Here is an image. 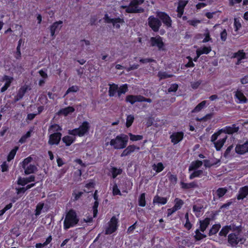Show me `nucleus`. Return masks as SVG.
Returning a JSON list of instances; mask_svg holds the SVG:
<instances>
[{
    "mask_svg": "<svg viewBox=\"0 0 248 248\" xmlns=\"http://www.w3.org/2000/svg\"><path fill=\"white\" fill-rule=\"evenodd\" d=\"M79 219L76 212L73 210H70L66 214L63 222V228L67 230L73 227L78 224Z\"/></svg>",
    "mask_w": 248,
    "mask_h": 248,
    "instance_id": "f257e3e1",
    "label": "nucleus"
},
{
    "mask_svg": "<svg viewBox=\"0 0 248 248\" xmlns=\"http://www.w3.org/2000/svg\"><path fill=\"white\" fill-rule=\"evenodd\" d=\"M128 140V137L127 135L121 134L112 139L110 141V145L115 149H122L126 147Z\"/></svg>",
    "mask_w": 248,
    "mask_h": 248,
    "instance_id": "f03ea898",
    "label": "nucleus"
},
{
    "mask_svg": "<svg viewBox=\"0 0 248 248\" xmlns=\"http://www.w3.org/2000/svg\"><path fill=\"white\" fill-rule=\"evenodd\" d=\"M89 128V123L87 121H85L78 128L69 130L68 134L74 136H78L79 137H82L88 132Z\"/></svg>",
    "mask_w": 248,
    "mask_h": 248,
    "instance_id": "7ed1b4c3",
    "label": "nucleus"
},
{
    "mask_svg": "<svg viewBox=\"0 0 248 248\" xmlns=\"http://www.w3.org/2000/svg\"><path fill=\"white\" fill-rule=\"evenodd\" d=\"M144 0H132L129 3L128 13H142L144 12V8L140 6L143 3Z\"/></svg>",
    "mask_w": 248,
    "mask_h": 248,
    "instance_id": "20e7f679",
    "label": "nucleus"
},
{
    "mask_svg": "<svg viewBox=\"0 0 248 248\" xmlns=\"http://www.w3.org/2000/svg\"><path fill=\"white\" fill-rule=\"evenodd\" d=\"M245 239L239 233H231L228 236V242L232 247H235L239 243L243 244Z\"/></svg>",
    "mask_w": 248,
    "mask_h": 248,
    "instance_id": "39448f33",
    "label": "nucleus"
},
{
    "mask_svg": "<svg viewBox=\"0 0 248 248\" xmlns=\"http://www.w3.org/2000/svg\"><path fill=\"white\" fill-rule=\"evenodd\" d=\"M148 24L149 26L155 32L158 31L162 25L161 21L158 18L153 16H150L148 17Z\"/></svg>",
    "mask_w": 248,
    "mask_h": 248,
    "instance_id": "423d86ee",
    "label": "nucleus"
},
{
    "mask_svg": "<svg viewBox=\"0 0 248 248\" xmlns=\"http://www.w3.org/2000/svg\"><path fill=\"white\" fill-rule=\"evenodd\" d=\"M104 19L107 23H112L114 27L117 29L120 28V24L124 23V20L122 18H111L108 14H106L104 16Z\"/></svg>",
    "mask_w": 248,
    "mask_h": 248,
    "instance_id": "0eeeda50",
    "label": "nucleus"
},
{
    "mask_svg": "<svg viewBox=\"0 0 248 248\" xmlns=\"http://www.w3.org/2000/svg\"><path fill=\"white\" fill-rule=\"evenodd\" d=\"M151 46H156L159 50H164V44L162 38L159 35L150 38Z\"/></svg>",
    "mask_w": 248,
    "mask_h": 248,
    "instance_id": "6e6552de",
    "label": "nucleus"
},
{
    "mask_svg": "<svg viewBox=\"0 0 248 248\" xmlns=\"http://www.w3.org/2000/svg\"><path fill=\"white\" fill-rule=\"evenodd\" d=\"M156 16L166 26L168 27L171 26L172 21L171 18L166 13L162 12H157Z\"/></svg>",
    "mask_w": 248,
    "mask_h": 248,
    "instance_id": "1a4fd4ad",
    "label": "nucleus"
},
{
    "mask_svg": "<svg viewBox=\"0 0 248 248\" xmlns=\"http://www.w3.org/2000/svg\"><path fill=\"white\" fill-rule=\"evenodd\" d=\"M62 135L60 132L51 134L49 136L48 143L51 145L54 144L58 145L61 140Z\"/></svg>",
    "mask_w": 248,
    "mask_h": 248,
    "instance_id": "9d476101",
    "label": "nucleus"
},
{
    "mask_svg": "<svg viewBox=\"0 0 248 248\" xmlns=\"http://www.w3.org/2000/svg\"><path fill=\"white\" fill-rule=\"evenodd\" d=\"M117 219L115 217H113L109 222L108 227L106 230V234H110L114 232L117 229Z\"/></svg>",
    "mask_w": 248,
    "mask_h": 248,
    "instance_id": "9b49d317",
    "label": "nucleus"
},
{
    "mask_svg": "<svg viewBox=\"0 0 248 248\" xmlns=\"http://www.w3.org/2000/svg\"><path fill=\"white\" fill-rule=\"evenodd\" d=\"M239 129V126L236 124H233L231 126H226L223 129H220V132L228 134H232L236 133Z\"/></svg>",
    "mask_w": 248,
    "mask_h": 248,
    "instance_id": "f8f14e48",
    "label": "nucleus"
},
{
    "mask_svg": "<svg viewBox=\"0 0 248 248\" xmlns=\"http://www.w3.org/2000/svg\"><path fill=\"white\" fill-rule=\"evenodd\" d=\"M234 96L237 99L236 101L237 103L244 104L246 103L248 101L247 98L241 90H237L235 91L234 92Z\"/></svg>",
    "mask_w": 248,
    "mask_h": 248,
    "instance_id": "ddd939ff",
    "label": "nucleus"
},
{
    "mask_svg": "<svg viewBox=\"0 0 248 248\" xmlns=\"http://www.w3.org/2000/svg\"><path fill=\"white\" fill-rule=\"evenodd\" d=\"M184 137V133L182 132H174L170 136L171 141L175 144L182 140Z\"/></svg>",
    "mask_w": 248,
    "mask_h": 248,
    "instance_id": "4468645a",
    "label": "nucleus"
},
{
    "mask_svg": "<svg viewBox=\"0 0 248 248\" xmlns=\"http://www.w3.org/2000/svg\"><path fill=\"white\" fill-rule=\"evenodd\" d=\"M62 21H59L54 22L51 26L50 27V31L51 33V35L52 37V39H53L55 37V32L57 31H59L62 25Z\"/></svg>",
    "mask_w": 248,
    "mask_h": 248,
    "instance_id": "2eb2a0df",
    "label": "nucleus"
},
{
    "mask_svg": "<svg viewBox=\"0 0 248 248\" xmlns=\"http://www.w3.org/2000/svg\"><path fill=\"white\" fill-rule=\"evenodd\" d=\"M235 152L239 154L243 155L248 153V141L242 144H238L235 147Z\"/></svg>",
    "mask_w": 248,
    "mask_h": 248,
    "instance_id": "dca6fc26",
    "label": "nucleus"
},
{
    "mask_svg": "<svg viewBox=\"0 0 248 248\" xmlns=\"http://www.w3.org/2000/svg\"><path fill=\"white\" fill-rule=\"evenodd\" d=\"M142 95H128L126 96L125 98V101L129 102L131 104H134L137 102H141V99H142Z\"/></svg>",
    "mask_w": 248,
    "mask_h": 248,
    "instance_id": "f3484780",
    "label": "nucleus"
},
{
    "mask_svg": "<svg viewBox=\"0 0 248 248\" xmlns=\"http://www.w3.org/2000/svg\"><path fill=\"white\" fill-rule=\"evenodd\" d=\"M136 149L139 150L140 147H137L135 145H131L127 146L121 155V157L129 155L132 153L134 152Z\"/></svg>",
    "mask_w": 248,
    "mask_h": 248,
    "instance_id": "a211bd4d",
    "label": "nucleus"
},
{
    "mask_svg": "<svg viewBox=\"0 0 248 248\" xmlns=\"http://www.w3.org/2000/svg\"><path fill=\"white\" fill-rule=\"evenodd\" d=\"M35 181V177L33 175H31L28 178H21L19 177L17 181V184L22 186H25L29 183L34 182Z\"/></svg>",
    "mask_w": 248,
    "mask_h": 248,
    "instance_id": "6ab92c4d",
    "label": "nucleus"
},
{
    "mask_svg": "<svg viewBox=\"0 0 248 248\" xmlns=\"http://www.w3.org/2000/svg\"><path fill=\"white\" fill-rule=\"evenodd\" d=\"M248 195V186H245L240 188L237 199L238 200H243Z\"/></svg>",
    "mask_w": 248,
    "mask_h": 248,
    "instance_id": "aec40b11",
    "label": "nucleus"
},
{
    "mask_svg": "<svg viewBox=\"0 0 248 248\" xmlns=\"http://www.w3.org/2000/svg\"><path fill=\"white\" fill-rule=\"evenodd\" d=\"M109 86L108 90V94L111 96H114L116 95V93H118V85L115 84H109Z\"/></svg>",
    "mask_w": 248,
    "mask_h": 248,
    "instance_id": "412c9836",
    "label": "nucleus"
},
{
    "mask_svg": "<svg viewBox=\"0 0 248 248\" xmlns=\"http://www.w3.org/2000/svg\"><path fill=\"white\" fill-rule=\"evenodd\" d=\"M227 138V136H225L224 137L219 140L216 142H214V144L216 149L217 151H219L221 149L222 147L224 144Z\"/></svg>",
    "mask_w": 248,
    "mask_h": 248,
    "instance_id": "4be33fe9",
    "label": "nucleus"
},
{
    "mask_svg": "<svg viewBox=\"0 0 248 248\" xmlns=\"http://www.w3.org/2000/svg\"><path fill=\"white\" fill-rule=\"evenodd\" d=\"M167 199L166 198L161 197L158 195L155 196L153 199V204H165L167 203Z\"/></svg>",
    "mask_w": 248,
    "mask_h": 248,
    "instance_id": "5701e85b",
    "label": "nucleus"
},
{
    "mask_svg": "<svg viewBox=\"0 0 248 248\" xmlns=\"http://www.w3.org/2000/svg\"><path fill=\"white\" fill-rule=\"evenodd\" d=\"M181 186L182 188L186 189L198 187L197 183L195 182H192L190 183H185L184 182H181Z\"/></svg>",
    "mask_w": 248,
    "mask_h": 248,
    "instance_id": "b1692460",
    "label": "nucleus"
},
{
    "mask_svg": "<svg viewBox=\"0 0 248 248\" xmlns=\"http://www.w3.org/2000/svg\"><path fill=\"white\" fill-rule=\"evenodd\" d=\"M210 218H206L203 220H201L200 221V230L204 232V231L206 230L207 227L208 226L209 224H210Z\"/></svg>",
    "mask_w": 248,
    "mask_h": 248,
    "instance_id": "393cba45",
    "label": "nucleus"
},
{
    "mask_svg": "<svg viewBox=\"0 0 248 248\" xmlns=\"http://www.w3.org/2000/svg\"><path fill=\"white\" fill-rule=\"evenodd\" d=\"M203 162L202 161L197 160L193 161L189 167V171L195 170L202 166Z\"/></svg>",
    "mask_w": 248,
    "mask_h": 248,
    "instance_id": "a878e982",
    "label": "nucleus"
},
{
    "mask_svg": "<svg viewBox=\"0 0 248 248\" xmlns=\"http://www.w3.org/2000/svg\"><path fill=\"white\" fill-rule=\"evenodd\" d=\"M25 170V173L26 174H30L35 172L37 170V167L32 164H29V165L26 166L25 168H23Z\"/></svg>",
    "mask_w": 248,
    "mask_h": 248,
    "instance_id": "bb28decb",
    "label": "nucleus"
},
{
    "mask_svg": "<svg viewBox=\"0 0 248 248\" xmlns=\"http://www.w3.org/2000/svg\"><path fill=\"white\" fill-rule=\"evenodd\" d=\"M227 189L225 187H221L218 188L216 191V197H214V199L216 198H222L227 192Z\"/></svg>",
    "mask_w": 248,
    "mask_h": 248,
    "instance_id": "cd10ccee",
    "label": "nucleus"
},
{
    "mask_svg": "<svg viewBox=\"0 0 248 248\" xmlns=\"http://www.w3.org/2000/svg\"><path fill=\"white\" fill-rule=\"evenodd\" d=\"M27 89L28 87L27 86H24L20 88L16 95V101H18L22 98L25 93L27 92Z\"/></svg>",
    "mask_w": 248,
    "mask_h": 248,
    "instance_id": "c85d7f7f",
    "label": "nucleus"
},
{
    "mask_svg": "<svg viewBox=\"0 0 248 248\" xmlns=\"http://www.w3.org/2000/svg\"><path fill=\"white\" fill-rule=\"evenodd\" d=\"M62 140L65 143L66 146H69L75 140V138L70 136H66L62 138Z\"/></svg>",
    "mask_w": 248,
    "mask_h": 248,
    "instance_id": "c756f323",
    "label": "nucleus"
},
{
    "mask_svg": "<svg viewBox=\"0 0 248 248\" xmlns=\"http://www.w3.org/2000/svg\"><path fill=\"white\" fill-rule=\"evenodd\" d=\"M75 111V108L72 107H68L67 108L61 109L59 113L62 114L64 116L68 115L69 113H72Z\"/></svg>",
    "mask_w": 248,
    "mask_h": 248,
    "instance_id": "7c9ffc66",
    "label": "nucleus"
},
{
    "mask_svg": "<svg viewBox=\"0 0 248 248\" xmlns=\"http://www.w3.org/2000/svg\"><path fill=\"white\" fill-rule=\"evenodd\" d=\"M61 130H62V128L57 124L50 125L48 130L49 133L51 134L58 132L59 131Z\"/></svg>",
    "mask_w": 248,
    "mask_h": 248,
    "instance_id": "2f4dec72",
    "label": "nucleus"
},
{
    "mask_svg": "<svg viewBox=\"0 0 248 248\" xmlns=\"http://www.w3.org/2000/svg\"><path fill=\"white\" fill-rule=\"evenodd\" d=\"M128 90V87L127 84H124L121 86L120 87H118V96L120 98L121 96L123 94H124Z\"/></svg>",
    "mask_w": 248,
    "mask_h": 248,
    "instance_id": "473e14b6",
    "label": "nucleus"
},
{
    "mask_svg": "<svg viewBox=\"0 0 248 248\" xmlns=\"http://www.w3.org/2000/svg\"><path fill=\"white\" fill-rule=\"evenodd\" d=\"M52 240V237L51 235L49 236L46 239V241L43 243H37L35 245L36 248H42L44 247L47 246L49 244Z\"/></svg>",
    "mask_w": 248,
    "mask_h": 248,
    "instance_id": "72a5a7b5",
    "label": "nucleus"
},
{
    "mask_svg": "<svg viewBox=\"0 0 248 248\" xmlns=\"http://www.w3.org/2000/svg\"><path fill=\"white\" fill-rule=\"evenodd\" d=\"M220 227L221 226L219 224L214 225L209 231V235H212L216 234L218 231Z\"/></svg>",
    "mask_w": 248,
    "mask_h": 248,
    "instance_id": "f704fd0d",
    "label": "nucleus"
},
{
    "mask_svg": "<svg viewBox=\"0 0 248 248\" xmlns=\"http://www.w3.org/2000/svg\"><path fill=\"white\" fill-rule=\"evenodd\" d=\"M206 101H203L200 103H199L192 111V112H199L201 110H202L205 106Z\"/></svg>",
    "mask_w": 248,
    "mask_h": 248,
    "instance_id": "c9c22d12",
    "label": "nucleus"
},
{
    "mask_svg": "<svg viewBox=\"0 0 248 248\" xmlns=\"http://www.w3.org/2000/svg\"><path fill=\"white\" fill-rule=\"evenodd\" d=\"M139 205L141 207H144L146 205L145 194L142 193L139 198Z\"/></svg>",
    "mask_w": 248,
    "mask_h": 248,
    "instance_id": "e433bc0d",
    "label": "nucleus"
},
{
    "mask_svg": "<svg viewBox=\"0 0 248 248\" xmlns=\"http://www.w3.org/2000/svg\"><path fill=\"white\" fill-rule=\"evenodd\" d=\"M44 206V203L43 202H39L38 203V204L36 205V209H35V215L36 216H38L41 213V211L42 209L43 208Z\"/></svg>",
    "mask_w": 248,
    "mask_h": 248,
    "instance_id": "4c0bfd02",
    "label": "nucleus"
},
{
    "mask_svg": "<svg viewBox=\"0 0 248 248\" xmlns=\"http://www.w3.org/2000/svg\"><path fill=\"white\" fill-rule=\"evenodd\" d=\"M174 202L175 205L173 207L176 209L177 210L180 209L184 204L183 201L178 198H176L174 200Z\"/></svg>",
    "mask_w": 248,
    "mask_h": 248,
    "instance_id": "58836bf2",
    "label": "nucleus"
},
{
    "mask_svg": "<svg viewBox=\"0 0 248 248\" xmlns=\"http://www.w3.org/2000/svg\"><path fill=\"white\" fill-rule=\"evenodd\" d=\"M158 77L160 78V79H165L169 78H171L173 76L172 75L168 74L165 72H159L157 74Z\"/></svg>",
    "mask_w": 248,
    "mask_h": 248,
    "instance_id": "ea45409f",
    "label": "nucleus"
},
{
    "mask_svg": "<svg viewBox=\"0 0 248 248\" xmlns=\"http://www.w3.org/2000/svg\"><path fill=\"white\" fill-rule=\"evenodd\" d=\"M202 173L203 171L202 170H195L190 175L189 179L192 180L195 177H199L202 174Z\"/></svg>",
    "mask_w": 248,
    "mask_h": 248,
    "instance_id": "a19ab883",
    "label": "nucleus"
},
{
    "mask_svg": "<svg viewBox=\"0 0 248 248\" xmlns=\"http://www.w3.org/2000/svg\"><path fill=\"white\" fill-rule=\"evenodd\" d=\"M18 149L17 147H16L14 149H13L9 153L8 157H7V160L8 161H11L12 159H13L16 153V151Z\"/></svg>",
    "mask_w": 248,
    "mask_h": 248,
    "instance_id": "79ce46f5",
    "label": "nucleus"
},
{
    "mask_svg": "<svg viewBox=\"0 0 248 248\" xmlns=\"http://www.w3.org/2000/svg\"><path fill=\"white\" fill-rule=\"evenodd\" d=\"M230 230L229 229V227L228 226H224L221 230V231L219 232V235L220 236H226L228 232H230Z\"/></svg>",
    "mask_w": 248,
    "mask_h": 248,
    "instance_id": "37998d69",
    "label": "nucleus"
},
{
    "mask_svg": "<svg viewBox=\"0 0 248 248\" xmlns=\"http://www.w3.org/2000/svg\"><path fill=\"white\" fill-rule=\"evenodd\" d=\"M134 117L133 115H128L126 118V127H130L132 125V123L134 121Z\"/></svg>",
    "mask_w": 248,
    "mask_h": 248,
    "instance_id": "c03bdc74",
    "label": "nucleus"
},
{
    "mask_svg": "<svg viewBox=\"0 0 248 248\" xmlns=\"http://www.w3.org/2000/svg\"><path fill=\"white\" fill-rule=\"evenodd\" d=\"M195 233L196 235L194 237L197 240H200L206 236V235L201 233L198 229L196 230Z\"/></svg>",
    "mask_w": 248,
    "mask_h": 248,
    "instance_id": "a18cd8bd",
    "label": "nucleus"
},
{
    "mask_svg": "<svg viewBox=\"0 0 248 248\" xmlns=\"http://www.w3.org/2000/svg\"><path fill=\"white\" fill-rule=\"evenodd\" d=\"M130 139L132 141H138L141 140L143 139V136L141 135H135L131 133H129Z\"/></svg>",
    "mask_w": 248,
    "mask_h": 248,
    "instance_id": "49530a36",
    "label": "nucleus"
},
{
    "mask_svg": "<svg viewBox=\"0 0 248 248\" xmlns=\"http://www.w3.org/2000/svg\"><path fill=\"white\" fill-rule=\"evenodd\" d=\"M229 227V229L230 231H237V232L239 233L241 231V226H236L233 224H231L229 226H228Z\"/></svg>",
    "mask_w": 248,
    "mask_h": 248,
    "instance_id": "de8ad7c7",
    "label": "nucleus"
},
{
    "mask_svg": "<svg viewBox=\"0 0 248 248\" xmlns=\"http://www.w3.org/2000/svg\"><path fill=\"white\" fill-rule=\"evenodd\" d=\"M245 56V53L243 50H239L237 52L234 53L233 57L237 58V59H244Z\"/></svg>",
    "mask_w": 248,
    "mask_h": 248,
    "instance_id": "09e8293b",
    "label": "nucleus"
},
{
    "mask_svg": "<svg viewBox=\"0 0 248 248\" xmlns=\"http://www.w3.org/2000/svg\"><path fill=\"white\" fill-rule=\"evenodd\" d=\"M154 170L157 172H161L164 169V166L162 163H158L156 165H154Z\"/></svg>",
    "mask_w": 248,
    "mask_h": 248,
    "instance_id": "8fccbe9b",
    "label": "nucleus"
},
{
    "mask_svg": "<svg viewBox=\"0 0 248 248\" xmlns=\"http://www.w3.org/2000/svg\"><path fill=\"white\" fill-rule=\"evenodd\" d=\"M32 160V158L30 156L24 159L22 163V168H25L26 166L29 165V164L31 162Z\"/></svg>",
    "mask_w": 248,
    "mask_h": 248,
    "instance_id": "3c124183",
    "label": "nucleus"
},
{
    "mask_svg": "<svg viewBox=\"0 0 248 248\" xmlns=\"http://www.w3.org/2000/svg\"><path fill=\"white\" fill-rule=\"evenodd\" d=\"M169 179L171 184L173 185H175L177 181V177L176 175L170 174L169 176Z\"/></svg>",
    "mask_w": 248,
    "mask_h": 248,
    "instance_id": "603ef678",
    "label": "nucleus"
},
{
    "mask_svg": "<svg viewBox=\"0 0 248 248\" xmlns=\"http://www.w3.org/2000/svg\"><path fill=\"white\" fill-rule=\"evenodd\" d=\"M78 90V87L77 86H73L68 88V89L66 92V93H65L64 96L71 92H73V93L77 92Z\"/></svg>",
    "mask_w": 248,
    "mask_h": 248,
    "instance_id": "864d4df0",
    "label": "nucleus"
},
{
    "mask_svg": "<svg viewBox=\"0 0 248 248\" xmlns=\"http://www.w3.org/2000/svg\"><path fill=\"white\" fill-rule=\"evenodd\" d=\"M31 132L28 131L25 135H23L19 140V142L22 143L25 142L26 139L31 136Z\"/></svg>",
    "mask_w": 248,
    "mask_h": 248,
    "instance_id": "5fc2aeb1",
    "label": "nucleus"
},
{
    "mask_svg": "<svg viewBox=\"0 0 248 248\" xmlns=\"http://www.w3.org/2000/svg\"><path fill=\"white\" fill-rule=\"evenodd\" d=\"M234 26L235 28V31H237L241 27V24L239 20L237 18H234Z\"/></svg>",
    "mask_w": 248,
    "mask_h": 248,
    "instance_id": "6e6d98bb",
    "label": "nucleus"
},
{
    "mask_svg": "<svg viewBox=\"0 0 248 248\" xmlns=\"http://www.w3.org/2000/svg\"><path fill=\"white\" fill-rule=\"evenodd\" d=\"M222 133V132H220V130H219L217 133H214L211 138V141L213 142H216V140L217 139L218 137Z\"/></svg>",
    "mask_w": 248,
    "mask_h": 248,
    "instance_id": "4d7b16f0",
    "label": "nucleus"
},
{
    "mask_svg": "<svg viewBox=\"0 0 248 248\" xmlns=\"http://www.w3.org/2000/svg\"><path fill=\"white\" fill-rule=\"evenodd\" d=\"M98 204H99V203L97 202V201H95L94 203V205L93 206V214L94 217H96V215H97V214L98 212L97 208L98 206Z\"/></svg>",
    "mask_w": 248,
    "mask_h": 248,
    "instance_id": "13d9d810",
    "label": "nucleus"
},
{
    "mask_svg": "<svg viewBox=\"0 0 248 248\" xmlns=\"http://www.w3.org/2000/svg\"><path fill=\"white\" fill-rule=\"evenodd\" d=\"M122 172V170L121 169H118L115 168H113L112 169V176L114 178H115L118 175L120 174Z\"/></svg>",
    "mask_w": 248,
    "mask_h": 248,
    "instance_id": "bf43d9fd",
    "label": "nucleus"
},
{
    "mask_svg": "<svg viewBox=\"0 0 248 248\" xmlns=\"http://www.w3.org/2000/svg\"><path fill=\"white\" fill-rule=\"evenodd\" d=\"M113 194L114 195H121V193L118 188L117 185L116 184H115L114 186H113Z\"/></svg>",
    "mask_w": 248,
    "mask_h": 248,
    "instance_id": "052dcab7",
    "label": "nucleus"
},
{
    "mask_svg": "<svg viewBox=\"0 0 248 248\" xmlns=\"http://www.w3.org/2000/svg\"><path fill=\"white\" fill-rule=\"evenodd\" d=\"M94 184L93 183H89L87 184L85 186V187L87 188V189H85L84 191L87 193H89L90 192V190H92L93 188Z\"/></svg>",
    "mask_w": 248,
    "mask_h": 248,
    "instance_id": "680f3d73",
    "label": "nucleus"
},
{
    "mask_svg": "<svg viewBox=\"0 0 248 248\" xmlns=\"http://www.w3.org/2000/svg\"><path fill=\"white\" fill-rule=\"evenodd\" d=\"M178 88V86L176 84H173L171 85L170 87L168 89L169 92H175Z\"/></svg>",
    "mask_w": 248,
    "mask_h": 248,
    "instance_id": "e2e57ef3",
    "label": "nucleus"
},
{
    "mask_svg": "<svg viewBox=\"0 0 248 248\" xmlns=\"http://www.w3.org/2000/svg\"><path fill=\"white\" fill-rule=\"evenodd\" d=\"M227 31L225 29H224L221 33H220V38L221 40L224 42L227 39Z\"/></svg>",
    "mask_w": 248,
    "mask_h": 248,
    "instance_id": "0e129e2a",
    "label": "nucleus"
},
{
    "mask_svg": "<svg viewBox=\"0 0 248 248\" xmlns=\"http://www.w3.org/2000/svg\"><path fill=\"white\" fill-rule=\"evenodd\" d=\"M80 45L81 47L84 48L85 46H89L90 45V42L89 40H82L80 41Z\"/></svg>",
    "mask_w": 248,
    "mask_h": 248,
    "instance_id": "69168bd1",
    "label": "nucleus"
},
{
    "mask_svg": "<svg viewBox=\"0 0 248 248\" xmlns=\"http://www.w3.org/2000/svg\"><path fill=\"white\" fill-rule=\"evenodd\" d=\"M201 83H202V82L201 81L194 82L191 83V86L193 89H196L199 87V86L200 85Z\"/></svg>",
    "mask_w": 248,
    "mask_h": 248,
    "instance_id": "338daca9",
    "label": "nucleus"
},
{
    "mask_svg": "<svg viewBox=\"0 0 248 248\" xmlns=\"http://www.w3.org/2000/svg\"><path fill=\"white\" fill-rule=\"evenodd\" d=\"M201 50L203 54H207L211 51V48L210 47L204 46L201 49Z\"/></svg>",
    "mask_w": 248,
    "mask_h": 248,
    "instance_id": "774afa93",
    "label": "nucleus"
}]
</instances>
